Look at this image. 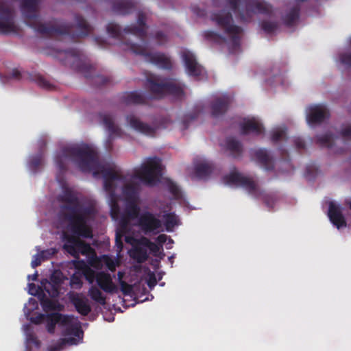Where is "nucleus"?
<instances>
[{
	"label": "nucleus",
	"mask_w": 351,
	"mask_h": 351,
	"mask_svg": "<svg viewBox=\"0 0 351 351\" xmlns=\"http://www.w3.org/2000/svg\"><path fill=\"white\" fill-rule=\"evenodd\" d=\"M143 31V27L141 30L134 29L133 34H141V32Z\"/></svg>",
	"instance_id": "obj_51"
},
{
	"label": "nucleus",
	"mask_w": 351,
	"mask_h": 351,
	"mask_svg": "<svg viewBox=\"0 0 351 351\" xmlns=\"http://www.w3.org/2000/svg\"><path fill=\"white\" fill-rule=\"evenodd\" d=\"M319 141L324 144L326 146L332 147L333 143H336L337 140H335L332 136L330 135H325L319 138Z\"/></svg>",
	"instance_id": "obj_36"
},
{
	"label": "nucleus",
	"mask_w": 351,
	"mask_h": 351,
	"mask_svg": "<svg viewBox=\"0 0 351 351\" xmlns=\"http://www.w3.org/2000/svg\"><path fill=\"white\" fill-rule=\"evenodd\" d=\"M15 29L12 10L7 5L0 6V32L9 33Z\"/></svg>",
	"instance_id": "obj_15"
},
{
	"label": "nucleus",
	"mask_w": 351,
	"mask_h": 351,
	"mask_svg": "<svg viewBox=\"0 0 351 351\" xmlns=\"http://www.w3.org/2000/svg\"><path fill=\"white\" fill-rule=\"evenodd\" d=\"M230 6L234 13L239 12L240 16L243 20H247L250 12H263L265 9L264 2H258L255 8L251 5L241 3L240 0H230Z\"/></svg>",
	"instance_id": "obj_8"
},
{
	"label": "nucleus",
	"mask_w": 351,
	"mask_h": 351,
	"mask_svg": "<svg viewBox=\"0 0 351 351\" xmlns=\"http://www.w3.org/2000/svg\"><path fill=\"white\" fill-rule=\"evenodd\" d=\"M226 147L233 154H238L241 150V145L239 142L233 138H229L226 140Z\"/></svg>",
	"instance_id": "obj_30"
},
{
	"label": "nucleus",
	"mask_w": 351,
	"mask_h": 351,
	"mask_svg": "<svg viewBox=\"0 0 351 351\" xmlns=\"http://www.w3.org/2000/svg\"><path fill=\"white\" fill-rule=\"evenodd\" d=\"M126 119V130H128L129 128H130L146 135H152L154 134V129L147 124L141 122L136 117L130 115L128 116ZM123 132L127 134L128 131H124Z\"/></svg>",
	"instance_id": "obj_17"
},
{
	"label": "nucleus",
	"mask_w": 351,
	"mask_h": 351,
	"mask_svg": "<svg viewBox=\"0 0 351 351\" xmlns=\"http://www.w3.org/2000/svg\"><path fill=\"white\" fill-rule=\"evenodd\" d=\"M45 317H46V315H44V314H39L37 317H36L35 318H32L31 319V321L36 324H40L42 323L43 322L45 321Z\"/></svg>",
	"instance_id": "obj_42"
},
{
	"label": "nucleus",
	"mask_w": 351,
	"mask_h": 351,
	"mask_svg": "<svg viewBox=\"0 0 351 351\" xmlns=\"http://www.w3.org/2000/svg\"><path fill=\"white\" fill-rule=\"evenodd\" d=\"M88 295L93 301L101 305H105L106 303V297L103 295L99 289L96 286H92L89 289Z\"/></svg>",
	"instance_id": "obj_26"
},
{
	"label": "nucleus",
	"mask_w": 351,
	"mask_h": 351,
	"mask_svg": "<svg viewBox=\"0 0 351 351\" xmlns=\"http://www.w3.org/2000/svg\"><path fill=\"white\" fill-rule=\"evenodd\" d=\"M40 304L43 310L46 312L57 310L59 306V304L57 302L45 298V296L40 299Z\"/></svg>",
	"instance_id": "obj_29"
},
{
	"label": "nucleus",
	"mask_w": 351,
	"mask_h": 351,
	"mask_svg": "<svg viewBox=\"0 0 351 351\" xmlns=\"http://www.w3.org/2000/svg\"><path fill=\"white\" fill-rule=\"evenodd\" d=\"M343 134L346 136H351V126H349L344 130Z\"/></svg>",
	"instance_id": "obj_45"
},
{
	"label": "nucleus",
	"mask_w": 351,
	"mask_h": 351,
	"mask_svg": "<svg viewBox=\"0 0 351 351\" xmlns=\"http://www.w3.org/2000/svg\"><path fill=\"white\" fill-rule=\"evenodd\" d=\"M168 237L165 234L159 235L157 239V243L150 241L146 237L140 239L132 237L130 234L125 235V242L132 245V248L128 253L133 259L137 261L138 263L145 261L147 257V250H149L154 256L158 257L161 254L162 245L167 241Z\"/></svg>",
	"instance_id": "obj_4"
},
{
	"label": "nucleus",
	"mask_w": 351,
	"mask_h": 351,
	"mask_svg": "<svg viewBox=\"0 0 351 351\" xmlns=\"http://www.w3.org/2000/svg\"><path fill=\"white\" fill-rule=\"evenodd\" d=\"M39 265H36V264H34V265H32V267L33 268H36L37 266H38Z\"/></svg>",
	"instance_id": "obj_55"
},
{
	"label": "nucleus",
	"mask_w": 351,
	"mask_h": 351,
	"mask_svg": "<svg viewBox=\"0 0 351 351\" xmlns=\"http://www.w3.org/2000/svg\"><path fill=\"white\" fill-rule=\"evenodd\" d=\"M328 217L332 223L337 229L346 228L347 223L343 215L341 207L335 202H330L328 208Z\"/></svg>",
	"instance_id": "obj_14"
},
{
	"label": "nucleus",
	"mask_w": 351,
	"mask_h": 351,
	"mask_svg": "<svg viewBox=\"0 0 351 351\" xmlns=\"http://www.w3.org/2000/svg\"><path fill=\"white\" fill-rule=\"evenodd\" d=\"M27 339L30 343H32L36 346L39 345V341L37 339L36 337L32 332H29L27 335Z\"/></svg>",
	"instance_id": "obj_41"
},
{
	"label": "nucleus",
	"mask_w": 351,
	"mask_h": 351,
	"mask_svg": "<svg viewBox=\"0 0 351 351\" xmlns=\"http://www.w3.org/2000/svg\"><path fill=\"white\" fill-rule=\"evenodd\" d=\"M119 13H121V14H125L126 12H124V11H121V10H120V11H119Z\"/></svg>",
	"instance_id": "obj_57"
},
{
	"label": "nucleus",
	"mask_w": 351,
	"mask_h": 351,
	"mask_svg": "<svg viewBox=\"0 0 351 351\" xmlns=\"http://www.w3.org/2000/svg\"><path fill=\"white\" fill-rule=\"evenodd\" d=\"M214 20L216 25L223 29L224 35L221 36L214 32H207L205 36L209 40L223 44L232 53L238 52L240 49L241 28L231 24L232 19L226 12L216 14Z\"/></svg>",
	"instance_id": "obj_3"
},
{
	"label": "nucleus",
	"mask_w": 351,
	"mask_h": 351,
	"mask_svg": "<svg viewBox=\"0 0 351 351\" xmlns=\"http://www.w3.org/2000/svg\"><path fill=\"white\" fill-rule=\"evenodd\" d=\"M182 59L184 62L187 73L193 76H200L204 74V69L196 62L194 54L188 50L182 52Z\"/></svg>",
	"instance_id": "obj_11"
},
{
	"label": "nucleus",
	"mask_w": 351,
	"mask_h": 351,
	"mask_svg": "<svg viewBox=\"0 0 351 351\" xmlns=\"http://www.w3.org/2000/svg\"><path fill=\"white\" fill-rule=\"evenodd\" d=\"M138 23L139 25H143V18L141 17H139L138 18Z\"/></svg>",
	"instance_id": "obj_52"
},
{
	"label": "nucleus",
	"mask_w": 351,
	"mask_h": 351,
	"mask_svg": "<svg viewBox=\"0 0 351 351\" xmlns=\"http://www.w3.org/2000/svg\"><path fill=\"white\" fill-rule=\"evenodd\" d=\"M169 189L170 192L173 195L174 197L178 199L182 197V193L179 187L173 182H169Z\"/></svg>",
	"instance_id": "obj_35"
},
{
	"label": "nucleus",
	"mask_w": 351,
	"mask_h": 351,
	"mask_svg": "<svg viewBox=\"0 0 351 351\" xmlns=\"http://www.w3.org/2000/svg\"><path fill=\"white\" fill-rule=\"evenodd\" d=\"M142 265H132L128 271H119L118 281L124 295H137L141 291Z\"/></svg>",
	"instance_id": "obj_5"
},
{
	"label": "nucleus",
	"mask_w": 351,
	"mask_h": 351,
	"mask_svg": "<svg viewBox=\"0 0 351 351\" xmlns=\"http://www.w3.org/2000/svg\"><path fill=\"white\" fill-rule=\"evenodd\" d=\"M63 326L66 327L63 331L64 336L73 335L80 338L83 335L80 323L72 324L71 321L68 325H63Z\"/></svg>",
	"instance_id": "obj_25"
},
{
	"label": "nucleus",
	"mask_w": 351,
	"mask_h": 351,
	"mask_svg": "<svg viewBox=\"0 0 351 351\" xmlns=\"http://www.w3.org/2000/svg\"><path fill=\"white\" fill-rule=\"evenodd\" d=\"M285 136V128L284 126L278 127L274 128L271 134V137L273 141H278L282 139Z\"/></svg>",
	"instance_id": "obj_32"
},
{
	"label": "nucleus",
	"mask_w": 351,
	"mask_h": 351,
	"mask_svg": "<svg viewBox=\"0 0 351 351\" xmlns=\"http://www.w3.org/2000/svg\"><path fill=\"white\" fill-rule=\"evenodd\" d=\"M173 258V256H170V257H169V261H171V258Z\"/></svg>",
	"instance_id": "obj_59"
},
{
	"label": "nucleus",
	"mask_w": 351,
	"mask_h": 351,
	"mask_svg": "<svg viewBox=\"0 0 351 351\" xmlns=\"http://www.w3.org/2000/svg\"><path fill=\"white\" fill-rule=\"evenodd\" d=\"M256 156L257 157V159L262 162L269 163L271 160L270 157L267 154V152L265 149H259L256 151Z\"/></svg>",
	"instance_id": "obj_33"
},
{
	"label": "nucleus",
	"mask_w": 351,
	"mask_h": 351,
	"mask_svg": "<svg viewBox=\"0 0 351 351\" xmlns=\"http://www.w3.org/2000/svg\"><path fill=\"white\" fill-rule=\"evenodd\" d=\"M98 263H114V261L108 256H104L102 260H99Z\"/></svg>",
	"instance_id": "obj_43"
},
{
	"label": "nucleus",
	"mask_w": 351,
	"mask_h": 351,
	"mask_svg": "<svg viewBox=\"0 0 351 351\" xmlns=\"http://www.w3.org/2000/svg\"><path fill=\"white\" fill-rule=\"evenodd\" d=\"M93 210L81 207L75 198L62 208L61 227L65 228L62 234L63 247L66 252L76 258L86 257L81 261H71L69 263H97L95 250L81 238H91L90 221Z\"/></svg>",
	"instance_id": "obj_2"
},
{
	"label": "nucleus",
	"mask_w": 351,
	"mask_h": 351,
	"mask_svg": "<svg viewBox=\"0 0 351 351\" xmlns=\"http://www.w3.org/2000/svg\"><path fill=\"white\" fill-rule=\"evenodd\" d=\"M164 272H158L156 275L157 280L160 281L162 278Z\"/></svg>",
	"instance_id": "obj_50"
},
{
	"label": "nucleus",
	"mask_w": 351,
	"mask_h": 351,
	"mask_svg": "<svg viewBox=\"0 0 351 351\" xmlns=\"http://www.w3.org/2000/svg\"><path fill=\"white\" fill-rule=\"evenodd\" d=\"M241 129L244 134L253 133L255 134H261L263 130L261 122L255 117L245 119L241 123Z\"/></svg>",
	"instance_id": "obj_21"
},
{
	"label": "nucleus",
	"mask_w": 351,
	"mask_h": 351,
	"mask_svg": "<svg viewBox=\"0 0 351 351\" xmlns=\"http://www.w3.org/2000/svg\"><path fill=\"white\" fill-rule=\"evenodd\" d=\"M38 0H23V4L22 5V12L25 18L26 23L29 25L34 27L37 31L43 33H50L52 31L47 29L43 25L37 27L32 19L36 16V8H37Z\"/></svg>",
	"instance_id": "obj_7"
},
{
	"label": "nucleus",
	"mask_w": 351,
	"mask_h": 351,
	"mask_svg": "<svg viewBox=\"0 0 351 351\" xmlns=\"http://www.w3.org/2000/svg\"><path fill=\"white\" fill-rule=\"evenodd\" d=\"M40 83V86H42L43 87L46 88H49V84L47 81L41 80Z\"/></svg>",
	"instance_id": "obj_47"
},
{
	"label": "nucleus",
	"mask_w": 351,
	"mask_h": 351,
	"mask_svg": "<svg viewBox=\"0 0 351 351\" xmlns=\"http://www.w3.org/2000/svg\"><path fill=\"white\" fill-rule=\"evenodd\" d=\"M45 321L48 332L53 334L55 332L56 324L62 326L68 325L71 322V316L62 315L60 313H52L46 315Z\"/></svg>",
	"instance_id": "obj_12"
},
{
	"label": "nucleus",
	"mask_w": 351,
	"mask_h": 351,
	"mask_svg": "<svg viewBox=\"0 0 351 351\" xmlns=\"http://www.w3.org/2000/svg\"><path fill=\"white\" fill-rule=\"evenodd\" d=\"M38 164H39V160L36 159L35 160H33L30 162L29 166L31 168H34Z\"/></svg>",
	"instance_id": "obj_48"
},
{
	"label": "nucleus",
	"mask_w": 351,
	"mask_h": 351,
	"mask_svg": "<svg viewBox=\"0 0 351 351\" xmlns=\"http://www.w3.org/2000/svg\"><path fill=\"white\" fill-rule=\"evenodd\" d=\"M223 182L224 184L232 187L242 186L250 193L257 196L256 191L258 189L255 183L236 171L225 176L223 178Z\"/></svg>",
	"instance_id": "obj_6"
},
{
	"label": "nucleus",
	"mask_w": 351,
	"mask_h": 351,
	"mask_svg": "<svg viewBox=\"0 0 351 351\" xmlns=\"http://www.w3.org/2000/svg\"><path fill=\"white\" fill-rule=\"evenodd\" d=\"M75 269H81L82 274L85 278V279L90 284L93 283L94 281H96L97 273L94 269H93L90 267H93L96 269H101L104 265H73ZM106 267L114 271L116 269L117 266H119L120 265H105Z\"/></svg>",
	"instance_id": "obj_13"
},
{
	"label": "nucleus",
	"mask_w": 351,
	"mask_h": 351,
	"mask_svg": "<svg viewBox=\"0 0 351 351\" xmlns=\"http://www.w3.org/2000/svg\"><path fill=\"white\" fill-rule=\"evenodd\" d=\"M156 266V267L154 268V270L156 271V269H158L159 268V264H157V265H154Z\"/></svg>",
	"instance_id": "obj_54"
},
{
	"label": "nucleus",
	"mask_w": 351,
	"mask_h": 351,
	"mask_svg": "<svg viewBox=\"0 0 351 351\" xmlns=\"http://www.w3.org/2000/svg\"><path fill=\"white\" fill-rule=\"evenodd\" d=\"M70 159L84 171H90L94 176H101L104 188L108 194L110 215L119 227L116 237L117 251L122 248L121 238L126 234L140 239L136 232L141 229L145 234H157L162 230V223L154 214L141 212L138 191L140 183L154 185L162 175V165L158 158L147 159L134 174L123 176L113 164L101 165L97 161V153L92 145L82 144L66 149L58 159L60 162Z\"/></svg>",
	"instance_id": "obj_1"
},
{
	"label": "nucleus",
	"mask_w": 351,
	"mask_h": 351,
	"mask_svg": "<svg viewBox=\"0 0 351 351\" xmlns=\"http://www.w3.org/2000/svg\"><path fill=\"white\" fill-rule=\"evenodd\" d=\"M193 177L204 178L211 172V165L205 159H199L194 162Z\"/></svg>",
	"instance_id": "obj_22"
},
{
	"label": "nucleus",
	"mask_w": 351,
	"mask_h": 351,
	"mask_svg": "<svg viewBox=\"0 0 351 351\" xmlns=\"http://www.w3.org/2000/svg\"><path fill=\"white\" fill-rule=\"evenodd\" d=\"M165 244H166V247L167 248H171L172 244H173V241L170 238H168L167 241L166 242Z\"/></svg>",
	"instance_id": "obj_49"
},
{
	"label": "nucleus",
	"mask_w": 351,
	"mask_h": 351,
	"mask_svg": "<svg viewBox=\"0 0 351 351\" xmlns=\"http://www.w3.org/2000/svg\"><path fill=\"white\" fill-rule=\"evenodd\" d=\"M134 97H136V98L134 100V102L136 103H140L142 101V98H141V96L138 95L137 93H133L132 94Z\"/></svg>",
	"instance_id": "obj_46"
},
{
	"label": "nucleus",
	"mask_w": 351,
	"mask_h": 351,
	"mask_svg": "<svg viewBox=\"0 0 351 351\" xmlns=\"http://www.w3.org/2000/svg\"><path fill=\"white\" fill-rule=\"evenodd\" d=\"M328 116V109L323 104L311 105L306 110L308 124L313 126L321 123Z\"/></svg>",
	"instance_id": "obj_9"
},
{
	"label": "nucleus",
	"mask_w": 351,
	"mask_h": 351,
	"mask_svg": "<svg viewBox=\"0 0 351 351\" xmlns=\"http://www.w3.org/2000/svg\"><path fill=\"white\" fill-rule=\"evenodd\" d=\"M71 281L73 283H80V280L78 278L75 279L74 278H72Z\"/></svg>",
	"instance_id": "obj_53"
},
{
	"label": "nucleus",
	"mask_w": 351,
	"mask_h": 351,
	"mask_svg": "<svg viewBox=\"0 0 351 351\" xmlns=\"http://www.w3.org/2000/svg\"><path fill=\"white\" fill-rule=\"evenodd\" d=\"M97 285L104 292L108 293H117L118 288L112 282L110 275L104 271L97 273Z\"/></svg>",
	"instance_id": "obj_18"
},
{
	"label": "nucleus",
	"mask_w": 351,
	"mask_h": 351,
	"mask_svg": "<svg viewBox=\"0 0 351 351\" xmlns=\"http://www.w3.org/2000/svg\"><path fill=\"white\" fill-rule=\"evenodd\" d=\"M227 106V101L223 99H219L217 100L215 104H214L212 106V113L215 116H217L221 112H223L226 110Z\"/></svg>",
	"instance_id": "obj_31"
},
{
	"label": "nucleus",
	"mask_w": 351,
	"mask_h": 351,
	"mask_svg": "<svg viewBox=\"0 0 351 351\" xmlns=\"http://www.w3.org/2000/svg\"><path fill=\"white\" fill-rule=\"evenodd\" d=\"M142 290H143V292H145L146 291V288L143 287Z\"/></svg>",
	"instance_id": "obj_58"
},
{
	"label": "nucleus",
	"mask_w": 351,
	"mask_h": 351,
	"mask_svg": "<svg viewBox=\"0 0 351 351\" xmlns=\"http://www.w3.org/2000/svg\"><path fill=\"white\" fill-rule=\"evenodd\" d=\"M38 271H36L33 275H28L27 278L29 280H36L38 278Z\"/></svg>",
	"instance_id": "obj_44"
},
{
	"label": "nucleus",
	"mask_w": 351,
	"mask_h": 351,
	"mask_svg": "<svg viewBox=\"0 0 351 351\" xmlns=\"http://www.w3.org/2000/svg\"><path fill=\"white\" fill-rule=\"evenodd\" d=\"M157 282L158 280L155 272L149 271L147 279V284L148 287L152 289L156 285Z\"/></svg>",
	"instance_id": "obj_37"
},
{
	"label": "nucleus",
	"mask_w": 351,
	"mask_h": 351,
	"mask_svg": "<svg viewBox=\"0 0 351 351\" xmlns=\"http://www.w3.org/2000/svg\"><path fill=\"white\" fill-rule=\"evenodd\" d=\"M103 123L110 136H122L123 135L121 129L117 125L112 116L109 114L104 115L103 117Z\"/></svg>",
	"instance_id": "obj_23"
},
{
	"label": "nucleus",
	"mask_w": 351,
	"mask_h": 351,
	"mask_svg": "<svg viewBox=\"0 0 351 351\" xmlns=\"http://www.w3.org/2000/svg\"><path fill=\"white\" fill-rule=\"evenodd\" d=\"M75 343V339L73 337L61 339L60 342L55 346L52 349L54 351L60 350L66 344H73Z\"/></svg>",
	"instance_id": "obj_34"
},
{
	"label": "nucleus",
	"mask_w": 351,
	"mask_h": 351,
	"mask_svg": "<svg viewBox=\"0 0 351 351\" xmlns=\"http://www.w3.org/2000/svg\"><path fill=\"white\" fill-rule=\"evenodd\" d=\"M134 53L143 54L147 57V60L162 68H168L171 64L169 58L164 54L158 53H147L145 49L137 45L132 44L129 47Z\"/></svg>",
	"instance_id": "obj_10"
},
{
	"label": "nucleus",
	"mask_w": 351,
	"mask_h": 351,
	"mask_svg": "<svg viewBox=\"0 0 351 351\" xmlns=\"http://www.w3.org/2000/svg\"><path fill=\"white\" fill-rule=\"evenodd\" d=\"M70 300L77 312L81 315L86 316L90 313L91 306L86 298L75 293L71 295Z\"/></svg>",
	"instance_id": "obj_20"
},
{
	"label": "nucleus",
	"mask_w": 351,
	"mask_h": 351,
	"mask_svg": "<svg viewBox=\"0 0 351 351\" xmlns=\"http://www.w3.org/2000/svg\"><path fill=\"white\" fill-rule=\"evenodd\" d=\"M108 32L112 36H117L119 33V27L116 24H110L108 27Z\"/></svg>",
	"instance_id": "obj_38"
},
{
	"label": "nucleus",
	"mask_w": 351,
	"mask_h": 351,
	"mask_svg": "<svg viewBox=\"0 0 351 351\" xmlns=\"http://www.w3.org/2000/svg\"><path fill=\"white\" fill-rule=\"evenodd\" d=\"M164 285H165V282H162V283H160V285H161V286H164Z\"/></svg>",
	"instance_id": "obj_60"
},
{
	"label": "nucleus",
	"mask_w": 351,
	"mask_h": 351,
	"mask_svg": "<svg viewBox=\"0 0 351 351\" xmlns=\"http://www.w3.org/2000/svg\"><path fill=\"white\" fill-rule=\"evenodd\" d=\"M36 251L37 253L33 256L32 263H40L47 261L56 253V250L53 248L40 250L39 247H36Z\"/></svg>",
	"instance_id": "obj_24"
},
{
	"label": "nucleus",
	"mask_w": 351,
	"mask_h": 351,
	"mask_svg": "<svg viewBox=\"0 0 351 351\" xmlns=\"http://www.w3.org/2000/svg\"><path fill=\"white\" fill-rule=\"evenodd\" d=\"M29 287V293L32 295H36L39 293V291L41 290V288L40 287L36 286L34 283H29L28 284Z\"/></svg>",
	"instance_id": "obj_39"
},
{
	"label": "nucleus",
	"mask_w": 351,
	"mask_h": 351,
	"mask_svg": "<svg viewBox=\"0 0 351 351\" xmlns=\"http://www.w3.org/2000/svg\"><path fill=\"white\" fill-rule=\"evenodd\" d=\"M152 90L158 96H162L163 93H168L174 95L177 97H180L183 93L182 88L173 82L163 84H153Z\"/></svg>",
	"instance_id": "obj_19"
},
{
	"label": "nucleus",
	"mask_w": 351,
	"mask_h": 351,
	"mask_svg": "<svg viewBox=\"0 0 351 351\" xmlns=\"http://www.w3.org/2000/svg\"><path fill=\"white\" fill-rule=\"evenodd\" d=\"M297 16H298V14H294V15H293V20L295 18H296V17H297Z\"/></svg>",
	"instance_id": "obj_56"
},
{
	"label": "nucleus",
	"mask_w": 351,
	"mask_h": 351,
	"mask_svg": "<svg viewBox=\"0 0 351 351\" xmlns=\"http://www.w3.org/2000/svg\"><path fill=\"white\" fill-rule=\"evenodd\" d=\"M62 282V274L60 271H54L50 276V282L46 280L42 283L44 290L51 297L58 296V287Z\"/></svg>",
	"instance_id": "obj_16"
},
{
	"label": "nucleus",
	"mask_w": 351,
	"mask_h": 351,
	"mask_svg": "<svg viewBox=\"0 0 351 351\" xmlns=\"http://www.w3.org/2000/svg\"><path fill=\"white\" fill-rule=\"evenodd\" d=\"M350 49L348 51L341 53L339 55L337 62L342 66H351V37L349 40Z\"/></svg>",
	"instance_id": "obj_28"
},
{
	"label": "nucleus",
	"mask_w": 351,
	"mask_h": 351,
	"mask_svg": "<svg viewBox=\"0 0 351 351\" xmlns=\"http://www.w3.org/2000/svg\"><path fill=\"white\" fill-rule=\"evenodd\" d=\"M276 27V25L274 23L265 22L263 24V28L268 32H272Z\"/></svg>",
	"instance_id": "obj_40"
},
{
	"label": "nucleus",
	"mask_w": 351,
	"mask_h": 351,
	"mask_svg": "<svg viewBox=\"0 0 351 351\" xmlns=\"http://www.w3.org/2000/svg\"><path fill=\"white\" fill-rule=\"evenodd\" d=\"M163 219L166 230L169 232L172 231L179 224V219L174 214L166 213L163 215Z\"/></svg>",
	"instance_id": "obj_27"
}]
</instances>
